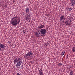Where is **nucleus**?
<instances>
[{
  "label": "nucleus",
  "mask_w": 75,
  "mask_h": 75,
  "mask_svg": "<svg viewBox=\"0 0 75 75\" xmlns=\"http://www.w3.org/2000/svg\"><path fill=\"white\" fill-rule=\"evenodd\" d=\"M75 1L74 0H73L71 1V6L72 7L74 6H75Z\"/></svg>",
  "instance_id": "obj_8"
},
{
  "label": "nucleus",
  "mask_w": 75,
  "mask_h": 75,
  "mask_svg": "<svg viewBox=\"0 0 75 75\" xmlns=\"http://www.w3.org/2000/svg\"><path fill=\"white\" fill-rule=\"evenodd\" d=\"M14 62H17V63L16 65V66L17 67H20L22 63V61L21 60V59L20 58H16L14 59Z\"/></svg>",
  "instance_id": "obj_2"
},
{
  "label": "nucleus",
  "mask_w": 75,
  "mask_h": 75,
  "mask_svg": "<svg viewBox=\"0 0 75 75\" xmlns=\"http://www.w3.org/2000/svg\"><path fill=\"white\" fill-rule=\"evenodd\" d=\"M25 11L26 13H29V8L27 7L25 9Z\"/></svg>",
  "instance_id": "obj_12"
},
{
  "label": "nucleus",
  "mask_w": 75,
  "mask_h": 75,
  "mask_svg": "<svg viewBox=\"0 0 75 75\" xmlns=\"http://www.w3.org/2000/svg\"><path fill=\"white\" fill-rule=\"evenodd\" d=\"M71 68H72V67H71Z\"/></svg>",
  "instance_id": "obj_24"
},
{
  "label": "nucleus",
  "mask_w": 75,
  "mask_h": 75,
  "mask_svg": "<svg viewBox=\"0 0 75 75\" xmlns=\"http://www.w3.org/2000/svg\"><path fill=\"white\" fill-rule=\"evenodd\" d=\"M13 3H14V2H15V1H13Z\"/></svg>",
  "instance_id": "obj_23"
},
{
  "label": "nucleus",
  "mask_w": 75,
  "mask_h": 75,
  "mask_svg": "<svg viewBox=\"0 0 75 75\" xmlns=\"http://www.w3.org/2000/svg\"><path fill=\"white\" fill-rule=\"evenodd\" d=\"M65 24L67 25H70L71 24V21H66L65 23Z\"/></svg>",
  "instance_id": "obj_5"
},
{
  "label": "nucleus",
  "mask_w": 75,
  "mask_h": 75,
  "mask_svg": "<svg viewBox=\"0 0 75 75\" xmlns=\"http://www.w3.org/2000/svg\"><path fill=\"white\" fill-rule=\"evenodd\" d=\"M13 1H14V0H13Z\"/></svg>",
  "instance_id": "obj_26"
},
{
  "label": "nucleus",
  "mask_w": 75,
  "mask_h": 75,
  "mask_svg": "<svg viewBox=\"0 0 75 75\" xmlns=\"http://www.w3.org/2000/svg\"><path fill=\"white\" fill-rule=\"evenodd\" d=\"M8 44H10V43H11V41H8Z\"/></svg>",
  "instance_id": "obj_19"
},
{
  "label": "nucleus",
  "mask_w": 75,
  "mask_h": 75,
  "mask_svg": "<svg viewBox=\"0 0 75 75\" xmlns=\"http://www.w3.org/2000/svg\"><path fill=\"white\" fill-rule=\"evenodd\" d=\"M5 45H4V44H1L0 45V48H2V49H3V50H4V48H5V46H4Z\"/></svg>",
  "instance_id": "obj_10"
},
{
  "label": "nucleus",
  "mask_w": 75,
  "mask_h": 75,
  "mask_svg": "<svg viewBox=\"0 0 75 75\" xmlns=\"http://www.w3.org/2000/svg\"><path fill=\"white\" fill-rule=\"evenodd\" d=\"M33 55V54L32 53V52L30 51H28V52L25 55H26L25 58L27 59H28L30 58V57H31L32 55Z\"/></svg>",
  "instance_id": "obj_4"
},
{
  "label": "nucleus",
  "mask_w": 75,
  "mask_h": 75,
  "mask_svg": "<svg viewBox=\"0 0 75 75\" xmlns=\"http://www.w3.org/2000/svg\"><path fill=\"white\" fill-rule=\"evenodd\" d=\"M58 65H59V66H61V65H62V64H61V63H59V64H58Z\"/></svg>",
  "instance_id": "obj_17"
},
{
  "label": "nucleus",
  "mask_w": 75,
  "mask_h": 75,
  "mask_svg": "<svg viewBox=\"0 0 75 75\" xmlns=\"http://www.w3.org/2000/svg\"><path fill=\"white\" fill-rule=\"evenodd\" d=\"M16 75H21L19 73H17Z\"/></svg>",
  "instance_id": "obj_21"
},
{
  "label": "nucleus",
  "mask_w": 75,
  "mask_h": 75,
  "mask_svg": "<svg viewBox=\"0 0 75 75\" xmlns=\"http://www.w3.org/2000/svg\"><path fill=\"white\" fill-rule=\"evenodd\" d=\"M24 33H25V32H24Z\"/></svg>",
  "instance_id": "obj_25"
},
{
  "label": "nucleus",
  "mask_w": 75,
  "mask_h": 75,
  "mask_svg": "<svg viewBox=\"0 0 75 75\" xmlns=\"http://www.w3.org/2000/svg\"><path fill=\"white\" fill-rule=\"evenodd\" d=\"M72 10V8H69V10H68V11H71Z\"/></svg>",
  "instance_id": "obj_18"
},
{
  "label": "nucleus",
  "mask_w": 75,
  "mask_h": 75,
  "mask_svg": "<svg viewBox=\"0 0 75 75\" xmlns=\"http://www.w3.org/2000/svg\"><path fill=\"white\" fill-rule=\"evenodd\" d=\"M39 31L40 33V34H41V37H45V34L47 33V30L45 29H41Z\"/></svg>",
  "instance_id": "obj_3"
},
{
  "label": "nucleus",
  "mask_w": 75,
  "mask_h": 75,
  "mask_svg": "<svg viewBox=\"0 0 75 75\" xmlns=\"http://www.w3.org/2000/svg\"><path fill=\"white\" fill-rule=\"evenodd\" d=\"M64 21H62V23H64Z\"/></svg>",
  "instance_id": "obj_22"
},
{
  "label": "nucleus",
  "mask_w": 75,
  "mask_h": 75,
  "mask_svg": "<svg viewBox=\"0 0 75 75\" xmlns=\"http://www.w3.org/2000/svg\"><path fill=\"white\" fill-rule=\"evenodd\" d=\"M69 7H67L66 8V9H67V10H68H68H69Z\"/></svg>",
  "instance_id": "obj_20"
},
{
  "label": "nucleus",
  "mask_w": 75,
  "mask_h": 75,
  "mask_svg": "<svg viewBox=\"0 0 75 75\" xmlns=\"http://www.w3.org/2000/svg\"><path fill=\"white\" fill-rule=\"evenodd\" d=\"M70 75H73V71L72 70L70 71Z\"/></svg>",
  "instance_id": "obj_13"
},
{
  "label": "nucleus",
  "mask_w": 75,
  "mask_h": 75,
  "mask_svg": "<svg viewBox=\"0 0 75 75\" xmlns=\"http://www.w3.org/2000/svg\"><path fill=\"white\" fill-rule=\"evenodd\" d=\"M44 27V25H42L38 26V29H41V28H43Z\"/></svg>",
  "instance_id": "obj_11"
},
{
  "label": "nucleus",
  "mask_w": 75,
  "mask_h": 75,
  "mask_svg": "<svg viewBox=\"0 0 75 75\" xmlns=\"http://www.w3.org/2000/svg\"><path fill=\"white\" fill-rule=\"evenodd\" d=\"M39 75H43V72H42V69L41 68L40 69L39 71Z\"/></svg>",
  "instance_id": "obj_7"
},
{
  "label": "nucleus",
  "mask_w": 75,
  "mask_h": 75,
  "mask_svg": "<svg viewBox=\"0 0 75 75\" xmlns=\"http://www.w3.org/2000/svg\"><path fill=\"white\" fill-rule=\"evenodd\" d=\"M20 19L18 16L13 18L11 21V24L13 26H16L20 23Z\"/></svg>",
  "instance_id": "obj_1"
},
{
  "label": "nucleus",
  "mask_w": 75,
  "mask_h": 75,
  "mask_svg": "<svg viewBox=\"0 0 75 75\" xmlns=\"http://www.w3.org/2000/svg\"><path fill=\"white\" fill-rule=\"evenodd\" d=\"M65 16L64 15L61 16L60 17V21H64V20H65Z\"/></svg>",
  "instance_id": "obj_6"
},
{
  "label": "nucleus",
  "mask_w": 75,
  "mask_h": 75,
  "mask_svg": "<svg viewBox=\"0 0 75 75\" xmlns=\"http://www.w3.org/2000/svg\"><path fill=\"white\" fill-rule=\"evenodd\" d=\"M72 51L73 52H75V47H73L72 49Z\"/></svg>",
  "instance_id": "obj_16"
},
{
  "label": "nucleus",
  "mask_w": 75,
  "mask_h": 75,
  "mask_svg": "<svg viewBox=\"0 0 75 75\" xmlns=\"http://www.w3.org/2000/svg\"><path fill=\"white\" fill-rule=\"evenodd\" d=\"M26 20H30V14H26Z\"/></svg>",
  "instance_id": "obj_9"
},
{
  "label": "nucleus",
  "mask_w": 75,
  "mask_h": 75,
  "mask_svg": "<svg viewBox=\"0 0 75 75\" xmlns=\"http://www.w3.org/2000/svg\"><path fill=\"white\" fill-rule=\"evenodd\" d=\"M65 54V51L63 50L61 53V55L62 56Z\"/></svg>",
  "instance_id": "obj_14"
},
{
  "label": "nucleus",
  "mask_w": 75,
  "mask_h": 75,
  "mask_svg": "<svg viewBox=\"0 0 75 75\" xmlns=\"http://www.w3.org/2000/svg\"><path fill=\"white\" fill-rule=\"evenodd\" d=\"M35 35L37 36V37H40V35L39 34H38V33H35Z\"/></svg>",
  "instance_id": "obj_15"
}]
</instances>
